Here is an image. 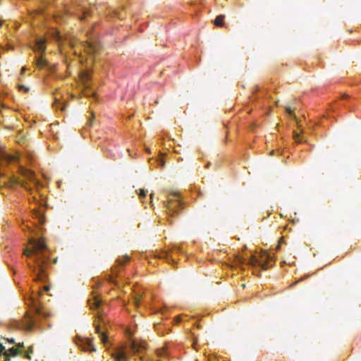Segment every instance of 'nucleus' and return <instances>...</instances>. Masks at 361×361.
<instances>
[{
    "mask_svg": "<svg viewBox=\"0 0 361 361\" xmlns=\"http://www.w3.org/2000/svg\"><path fill=\"white\" fill-rule=\"evenodd\" d=\"M30 243L32 245V249L25 248L23 254L27 257H30L34 254L35 255L34 259L35 265H31L28 263V266L32 272L35 274L36 281L46 282L47 275L45 272L44 265L47 262L48 259L44 255V251L47 249V247L43 238H31Z\"/></svg>",
    "mask_w": 361,
    "mask_h": 361,
    "instance_id": "1",
    "label": "nucleus"
},
{
    "mask_svg": "<svg viewBox=\"0 0 361 361\" xmlns=\"http://www.w3.org/2000/svg\"><path fill=\"white\" fill-rule=\"evenodd\" d=\"M167 212L171 216H175L183 209V204L176 193H172L169 195L168 200L165 204Z\"/></svg>",
    "mask_w": 361,
    "mask_h": 361,
    "instance_id": "2",
    "label": "nucleus"
},
{
    "mask_svg": "<svg viewBox=\"0 0 361 361\" xmlns=\"http://www.w3.org/2000/svg\"><path fill=\"white\" fill-rule=\"evenodd\" d=\"M46 40L44 39L40 38L37 39L35 42V44L34 47V51L35 52H38L41 54V56H37V65L39 68H42L46 66L47 61L46 59L43 58L42 54L46 50L45 46Z\"/></svg>",
    "mask_w": 361,
    "mask_h": 361,
    "instance_id": "3",
    "label": "nucleus"
},
{
    "mask_svg": "<svg viewBox=\"0 0 361 361\" xmlns=\"http://www.w3.org/2000/svg\"><path fill=\"white\" fill-rule=\"evenodd\" d=\"M271 257L267 253H264L260 256V259L255 256H252L247 264L253 267L259 266L262 269L266 270L268 269V263Z\"/></svg>",
    "mask_w": 361,
    "mask_h": 361,
    "instance_id": "4",
    "label": "nucleus"
},
{
    "mask_svg": "<svg viewBox=\"0 0 361 361\" xmlns=\"http://www.w3.org/2000/svg\"><path fill=\"white\" fill-rule=\"evenodd\" d=\"M76 345L84 351L94 352L96 350L92 341L88 338L78 336L75 339Z\"/></svg>",
    "mask_w": 361,
    "mask_h": 361,
    "instance_id": "5",
    "label": "nucleus"
},
{
    "mask_svg": "<svg viewBox=\"0 0 361 361\" xmlns=\"http://www.w3.org/2000/svg\"><path fill=\"white\" fill-rule=\"evenodd\" d=\"M32 305L36 312V314L40 317L47 318L49 317L50 313L46 311L43 307H42L35 299H32Z\"/></svg>",
    "mask_w": 361,
    "mask_h": 361,
    "instance_id": "6",
    "label": "nucleus"
},
{
    "mask_svg": "<svg viewBox=\"0 0 361 361\" xmlns=\"http://www.w3.org/2000/svg\"><path fill=\"white\" fill-rule=\"evenodd\" d=\"M82 80L83 81V85H84V88H85L84 94L86 97L94 96V92L90 89V84L88 82V76H87V74L85 75H84L82 77Z\"/></svg>",
    "mask_w": 361,
    "mask_h": 361,
    "instance_id": "7",
    "label": "nucleus"
},
{
    "mask_svg": "<svg viewBox=\"0 0 361 361\" xmlns=\"http://www.w3.org/2000/svg\"><path fill=\"white\" fill-rule=\"evenodd\" d=\"M145 343H138L136 341H132L130 343V349L134 353H142L145 350Z\"/></svg>",
    "mask_w": 361,
    "mask_h": 361,
    "instance_id": "8",
    "label": "nucleus"
},
{
    "mask_svg": "<svg viewBox=\"0 0 361 361\" xmlns=\"http://www.w3.org/2000/svg\"><path fill=\"white\" fill-rule=\"evenodd\" d=\"M20 172L22 174V176L27 180L30 182H33L35 185L37 183V180H35L34 173L27 169L20 168Z\"/></svg>",
    "mask_w": 361,
    "mask_h": 361,
    "instance_id": "9",
    "label": "nucleus"
},
{
    "mask_svg": "<svg viewBox=\"0 0 361 361\" xmlns=\"http://www.w3.org/2000/svg\"><path fill=\"white\" fill-rule=\"evenodd\" d=\"M0 159L3 163L10 164L17 161L18 157L16 155L2 153L0 154Z\"/></svg>",
    "mask_w": 361,
    "mask_h": 361,
    "instance_id": "10",
    "label": "nucleus"
},
{
    "mask_svg": "<svg viewBox=\"0 0 361 361\" xmlns=\"http://www.w3.org/2000/svg\"><path fill=\"white\" fill-rule=\"evenodd\" d=\"M114 357H115L116 361H126L127 356L125 352V348L122 347L116 350V352L114 354Z\"/></svg>",
    "mask_w": 361,
    "mask_h": 361,
    "instance_id": "11",
    "label": "nucleus"
},
{
    "mask_svg": "<svg viewBox=\"0 0 361 361\" xmlns=\"http://www.w3.org/2000/svg\"><path fill=\"white\" fill-rule=\"evenodd\" d=\"M20 355L19 350L13 347L8 351L4 353V357L5 361H9L11 357H15Z\"/></svg>",
    "mask_w": 361,
    "mask_h": 361,
    "instance_id": "12",
    "label": "nucleus"
},
{
    "mask_svg": "<svg viewBox=\"0 0 361 361\" xmlns=\"http://www.w3.org/2000/svg\"><path fill=\"white\" fill-rule=\"evenodd\" d=\"M95 331L96 333L99 334L102 343L104 345H106L108 342V338L105 335L104 332L101 330V326L99 324H95Z\"/></svg>",
    "mask_w": 361,
    "mask_h": 361,
    "instance_id": "13",
    "label": "nucleus"
},
{
    "mask_svg": "<svg viewBox=\"0 0 361 361\" xmlns=\"http://www.w3.org/2000/svg\"><path fill=\"white\" fill-rule=\"evenodd\" d=\"M8 180H9V183L11 185H20L24 187L25 188L28 189V188L26 185V182L24 180H20L19 178H18L15 176L10 177Z\"/></svg>",
    "mask_w": 361,
    "mask_h": 361,
    "instance_id": "14",
    "label": "nucleus"
},
{
    "mask_svg": "<svg viewBox=\"0 0 361 361\" xmlns=\"http://www.w3.org/2000/svg\"><path fill=\"white\" fill-rule=\"evenodd\" d=\"M101 300L97 297H94L92 300H89V304L91 309L99 310L101 306Z\"/></svg>",
    "mask_w": 361,
    "mask_h": 361,
    "instance_id": "15",
    "label": "nucleus"
},
{
    "mask_svg": "<svg viewBox=\"0 0 361 361\" xmlns=\"http://www.w3.org/2000/svg\"><path fill=\"white\" fill-rule=\"evenodd\" d=\"M224 18H225V16L223 15L217 16L214 20V24L218 27H223V25L224 24Z\"/></svg>",
    "mask_w": 361,
    "mask_h": 361,
    "instance_id": "16",
    "label": "nucleus"
},
{
    "mask_svg": "<svg viewBox=\"0 0 361 361\" xmlns=\"http://www.w3.org/2000/svg\"><path fill=\"white\" fill-rule=\"evenodd\" d=\"M85 50L90 54H94L97 51V47L92 43L87 42Z\"/></svg>",
    "mask_w": 361,
    "mask_h": 361,
    "instance_id": "17",
    "label": "nucleus"
},
{
    "mask_svg": "<svg viewBox=\"0 0 361 361\" xmlns=\"http://www.w3.org/2000/svg\"><path fill=\"white\" fill-rule=\"evenodd\" d=\"M111 272H112V275H108L106 276L107 278L106 279L111 282V283H115L114 282V276L113 275H116V267H113L111 268Z\"/></svg>",
    "mask_w": 361,
    "mask_h": 361,
    "instance_id": "18",
    "label": "nucleus"
},
{
    "mask_svg": "<svg viewBox=\"0 0 361 361\" xmlns=\"http://www.w3.org/2000/svg\"><path fill=\"white\" fill-rule=\"evenodd\" d=\"M293 137H294L295 142H298V143H301L302 142H306V140H305L303 137L300 138V136L299 133H298L295 131L293 133Z\"/></svg>",
    "mask_w": 361,
    "mask_h": 361,
    "instance_id": "19",
    "label": "nucleus"
},
{
    "mask_svg": "<svg viewBox=\"0 0 361 361\" xmlns=\"http://www.w3.org/2000/svg\"><path fill=\"white\" fill-rule=\"evenodd\" d=\"M53 35H54V37L58 41V42H61L62 41V39H63V37L62 35H61V33L57 31V30H55L53 32Z\"/></svg>",
    "mask_w": 361,
    "mask_h": 361,
    "instance_id": "20",
    "label": "nucleus"
},
{
    "mask_svg": "<svg viewBox=\"0 0 361 361\" xmlns=\"http://www.w3.org/2000/svg\"><path fill=\"white\" fill-rule=\"evenodd\" d=\"M128 260V257H123L122 259H118L117 262H118V265H123Z\"/></svg>",
    "mask_w": 361,
    "mask_h": 361,
    "instance_id": "21",
    "label": "nucleus"
},
{
    "mask_svg": "<svg viewBox=\"0 0 361 361\" xmlns=\"http://www.w3.org/2000/svg\"><path fill=\"white\" fill-rule=\"evenodd\" d=\"M94 115L93 113H92L91 118L89 119V121L86 124L87 127H90L92 125L93 121H94Z\"/></svg>",
    "mask_w": 361,
    "mask_h": 361,
    "instance_id": "22",
    "label": "nucleus"
},
{
    "mask_svg": "<svg viewBox=\"0 0 361 361\" xmlns=\"http://www.w3.org/2000/svg\"><path fill=\"white\" fill-rule=\"evenodd\" d=\"M285 110L288 114L290 116L293 115V109L290 106H286Z\"/></svg>",
    "mask_w": 361,
    "mask_h": 361,
    "instance_id": "23",
    "label": "nucleus"
},
{
    "mask_svg": "<svg viewBox=\"0 0 361 361\" xmlns=\"http://www.w3.org/2000/svg\"><path fill=\"white\" fill-rule=\"evenodd\" d=\"M139 197L140 199L145 198L146 197V191L143 189L140 190Z\"/></svg>",
    "mask_w": 361,
    "mask_h": 361,
    "instance_id": "24",
    "label": "nucleus"
},
{
    "mask_svg": "<svg viewBox=\"0 0 361 361\" xmlns=\"http://www.w3.org/2000/svg\"><path fill=\"white\" fill-rule=\"evenodd\" d=\"M98 314H100V312H99V311L98 312ZM98 322L104 323V321L103 320V319L102 318V316H101L100 314H98V316H97V320L95 321L94 324H98Z\"/></svg>",
    "mask_w": 361,
    "mask_h": 361,
    "instance_id": "25",
    "label": "nucleus"
},
{
    "mask_svg": "<svg viewBox=\"0 0 361 361\" xmlns=\"http://www.w3.org/2000/svg\"><path fill=\"white\" fill-rule=\"evenodd\" d=\"M37 216L39 218V224H44V216L41 214H39V213H37Z\"/></svg>",
    "mask_w": 361,
    "mask_h": 361,
    "instance_id": "26",
    "label": "nucleus"
},
{
    "mask_svg": "<svg viewBox=\"0 0 361 361\" xmlns=\"http://www.w3.org/2000/svg\"><path fill=\"white\" fill-rule=\"evenodd\" d=\"M16 348L19 350V353H20V354H21L22 350L24 348L23 343H18Z\"/></svg>",
    "mask_w": 361,
    "mask_h": 361,
    "instance_id": "27",
    "label": "nucleus"
},
{
    "mask_svg": "<svg viewBox=\"0 0 361 361\" xmlns=\"http://www.w3.org/2000/svg\"><path fill=\"white\" fill-rule=\"evenodd\" d=\"M18 89H19L20 90H23V91H25V92H27L28 91V90H29L27 87H25V86H24L23 85H18Z\"/></svg>",
    "mask_w": 361,
    "mask_h": 361,
    "instance_id": "28",
    "label": "nucleus"
},
{
    "mask_svg": "<svg viewBox=\"0 0 361 361\" xmlns=\"http://www.w3.org/2000/svg\"><path fill=\"white\" fill-rule=\"evenodd\" d=\"M284 240H283V238H280V240L279 242V244L278 245L276 246V250H279L280 248H281V246L282 245V243H283Z\"/></svg>",
    "mask_w": 361,
    "mask_h": 361,
    "instance_id": "29",
    "label": "nucleus"
},
{
    "mask_svg": "<svg viewBox=\"0 0 361 361\" xmlns=\"http://www.w3.org/2000/svg\"><path fill=\"white\" fill-rule=\"evenodd\" d=\"M32 353V347H30L29 348V352L25 355V357L27 358V359H31V357H30V353Z\"/></svg>",
    "mask_w": 361,
    "mask_h": 361,
    "instance_id": "30",
    "label": "nucleus"
},
{
    "mask_svg": "<svg viewBox=\"0 0 361 361\" xmlns=\"http://www.w3.org/2000/svg\"><path fill=\"white\" fill-rule=\"evenodd\" d=\"M114 16L118 17V18H122V15H121V12H118L117 11H114Z\"/></svg>",
    "mask_w": 361,
    "mask_h": 361,
    "instance_id": "31",
    "label": "nucleus"
},
{
    "mask_svg": "<svg viewBox=\"0 0 361 361\" xmlns=\"http://www.w3.org/2000/svg\"><path fill=\"white\" fill-rule=\"evenodd\" d=\"M238 261L239 263L243 264L245 263V259L243 257H238Z\"/></svg>",
    "mask_w": 361,
    "mask_h": 361,
    "instance_id": "32",
    "label": "nucleus"
},
{
    "mask_svg": "<svg viewBox=\"0 0 361 361\" xmlns=\"http://www.w3.org/2000/svg\"><path fill=\"white\" fill-rule=\"evenodd\" d=\"M160 165H161V167H164V165H165V161H163V160H161V161H160Z\"/></svg>",
    "mask_w": 361,
    "mask_h": 361,
    "instance_id": "33",
    "label": "nucleus"
},
{
    "mask_svg": "<svg viewBox=\"0 0 361 361\" xmlns=\"http://www.w3.org/2000/svg\"><path fill=\"white\" fill-rule=\"evenodd\" d=\"M139 302H140V299L135 298V303L136 304V305H137Z\"/></svg>",
    "mask_w": 361,
    "mask_h": 361,
    "instance_id": "34",
    "label": "nucleus"
},
{
    "mask_svg": "<svg viewBox=\"0 0 361 361\" xmlns=\"http://www.w3.org/2000/svg\"><path fill=\"white\" fill-rule=\"evenodd\" d=\"M44 290L45 291H48L49 290V286H44Z\"/></svg>",
    "mask_w": 361,
    "mask_h": 361,
    "instance_id": "35",
    "label": "nucleus"
},
{
    "mask_svg": "<svg viewBox=\"0 0 361 361\" xmlns=\"http://www.w3.org/2000/svg\"><path fill=\"white\" fill-rule=\"evenodd\" d=\"M25 71V68H23L22 70H21V73L23 74Z\"/></svg>",
    "mask_w": 361,
    "mask_h": 361,
    "instance_id": "36",
    "label": "nucleus"
},
{
    "mask_svg": "<svg viewBox=\"0 0 361 361\" xmlns=\"http://www.w3.org/2000/svg\"><path fill=\"white\" fill-rule=\"evenodd\" d=\"M152 195H153V194H152V193H151V194H150V199H151V200L152 199Z\"/></svg>",
    "mask_w": 361,
    "mask_h": 361,
    "instance_id": "37",
    "label": "nucleus"
}]
</instances>
